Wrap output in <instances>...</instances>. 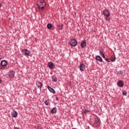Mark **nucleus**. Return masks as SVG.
<instances>
[{
  "label": "nucleus",
  "mask_w": 129,
  "mask_h": 129,
  "mask_svg": "<svg viewBox=\"0 0 129 129\" xmlns=\"http://www.w3.org/2000/svg\"><path fill=\"white\" fill-rule=\"evenodd\" d=\"M46 6V3L44 0H40L37 2V7L38 8V12H43L45 6Z\"/></svg>",
  "instance_id": "obj_1"
},
{
  "label": "nucleus",
  "mask_w": 129,
  "mask_h": 129,
  "mask_svg": "<svg viewBox=\"0 0 129 129\" xmlns=\"http://www.w3.org/2000/svg\"><path fill=\"white\" fill-rule=\"evenodd\" d=\"M77 40L74 38L71 39L70 40V44L71 46H72V47H75V46H77Z\"/></svg>",
  "instance_id": "obj_2"
},
{
  "label": "nucleus",
  "mask_w": 129,
  "mask_h": 129,
  "mask_svg": "<svg viewBox=\"0 0 129 129\" xmlns=\"http://www.w3.org/2000/svg\"><path fill=\"white\" fill-rule=\"evenodd\" d=\"M102 13L103 15L105 16V17H109V16H110V13H109V11L106 9L103 10Z\"/></svg>",
  "instance_id": "obj_3"
},
{
  "label": "nucleus",
  "mask_w": 129,
  "mask_h": 129,
  "mask_svg": "<svg viewBox=\"0 0 129 129\" xmlns=\"http://www.w3.org/2000/svg\"><path fill=\"white\" fill-rule=\"evenodd\" d=\"M30 53L31 52L27 49H23L22 50V54H24V55H26V56H30Z\"/></svg>",
  "instance_id": "obj_4"
},
{
  "label": "nucleus",
  "mask_w": 129,
  "mask_h": 129,
  "mask_svg": "<svg viewBox=\"0 0 129 129\" xmlns=\"http://www.w3.org/2000/svg\"><path fill=\"white\" fill-rule=\"evenodd\" d=\"M117 85L119 86V87H123L124 83L122 80H119L117 82Z\"/></svg>",
  "instance_id": "obj_5"
},
{
  "label": "nucleus",
  "mask_w": 129,
  "mask_h": 129,
  "mask_svg": "<svg viewBox=\"0 0 129 129\" xmlns=\"http://www.w3.org/2000/svg\"><path fill=\"white\" fill-rule=\"evenodd\" d=\"M48 67L51 70H54V69L55 68V66H54V63L52 62H50L48 63Z\"/></svg>",
  "instance_id": "obj_6"
},
{
  "label": "nucleus",
  "mask_w": 129,
  "mask_h": 129,
  "mask_svg": "<svg viewBox=\"0 0 129 129\" xmlns=\"http://www.w3.org/2000/svg\"><path fill=\"white\" fill-rule=\"evenodd\" d=\"M15 72L14 71H11L10 72H9V77L10 78H13V77H14V76H15Z\"/></svg>",
  "instance_id": "obj_7"
},
{
  "label": "nucleus",
  "mask_w": 129,
  "mask_h": 129,
  "mask_svg": "<svg viewBox=\"0 0 129 129\" xmlns=\"http://www.w3.org/2000/svg\"><path fill=\"white\" fill-rule=\"evenodd\" d=\"M11 113V116H12V117H17L18 116V112L15 110H13Z\"/></svg>",
  "instance_id": "obj_8"
},
{
  "label": "nucleus",
  "mask_w": 129,
  "mask_h": 129,
  "mask_svg": "<svg viewBox=\"0 0 129 129\" xmlns=\"http://www.w3.org/2000/svg\"><path fill=\"white\" fill-rule=\"evenodd\" d=\"M1 66L5 67L8 65V62L6 60H3L1 62Z\"/></svg>",
  "instance_id": "obj_9"
},
{
  "label": "nucleus",
  "mask_w": 129,
  "mask_h": 129,
  "mask_svg": "<svg viewBox=\"0 0 129 129\" xmlns=\"http://www.w3.org/2000/svg\"><path fill=\"white\" fill-rule=\"evenodd\" d=\"M80 70L81 71H84L85 70V65L83 63H82L80 66Z\"/></svg>",
  "instance_id": "obj_10"
},
{
  "label": "nucleus",
  "mask_w": 129,
  "mask_h": 129,
  "mask_svg": "<svg viewBox=\"0 0 129 129\" xmlns=\"http://www.w3.org/2000/svg\"><path fill=\"white\" fill-rule=\"evenodd\" d=\"M94 123L96 126H98L99 125H100V122H99V120H98V118L95 119V120Z\"/></svg>",
  "instance_id": "obj_11"
},
{
  "label": "nucleus",
  "mask_w": 129,
  "mask_h": 129,
  "mask_svg": "<svg viewBox=\"0 0 129 129\" xmlns=\"http://www.w3.org/2000/svg\"><path fill=\"white\" fill-rule=\"evenodd\" d=\"M47 89L50 91V92H51V93H53V94L56 93V91H55V90H54V89L51 88V87L48 86Z\"/></svg>",
  "instance_id": "obj_12"
},
{
  "label": "nucleus",
  "mask_w": 129,
  "mask_h": 129,
  "mask_svg": "<svg viewBox=\"0 0 129 129\" xmlns=\"http://www.w3.org/2000/svg\"><path fill=\"white\" fill-rule=\"evenodd\" d=\"M81 48H85L86 47V40H83L81 44Z\"/></svg>",
  "instance_id": "obj_13"
},
{
  "label": "nucleus",
  "mask_w": 129,
  "mask_h": 129,
  "mask_svg": "<svg viewBox=\"0 0 129 129\" xmlns=\"http://www.w3.org/2000/svg\"><path fill=\"white\" fill-rule=\"evenodd\" d=\"M36 85L37 86L38 88H39L40 90L42 87H43V84L40 82H38Z\"/></svg>",
  "instance_id": "obj_14"
},
{
  "label": "nucleus",
  "mask_w": 129,
  "mask_h": 129,
  "mask_svg": "<svg viewBox=\"0 0 129 129\" xmlns=\"http://www.w3.org/2000/svg\"><path fill=\"white\" fill-rule=\"evenodd\" d=\"M96 60L98 61V62H102V58H101L99 55H97L96 56Z\"/></svg>",
  "instance_id": "obj_15"
},
{
  "label": "nucleus",
  "mask_w": 129,
  "mask_h": 129,
  "mask_svg": "<svg viewBox=\"0 0 129 129\" xmlns=\"http://www.w3.org/2000/svg\"><path fill=\"white\" fill-rule=\"evenodd\" d=\"M51 113H57V108L56 107H53L51 110Z\"/></svg>",
  "instance_id": "obj_16"
},
{
  "label": "nucleus",
  "mask_w": 129,
  "mask_h": 129,
  "mask_svg": "<svg viewBox=\"0 0 129 129\" xmlns=\"http://www.w3.org/2000/svg\"><path fill=\"white\" fill-rule=\"evenodd\" d=\"M57 28L58 30H62L63 29V25L61 24H57Z\"/></svg>",
  "instance_id": "obj_17"
},
{
  "label": "nucleus",
  "mask_w": 129,
  "mask_h": 129,
  "mask_svg": "<svg viewBox=\"0 0 129 129\" xmlns=\"http://www.w3.org/2000/svg\"><path fill=\"white\" fill-rule=\"evenodd\" d=\"M52 81H53L54 82H57V78L56 77H53L51 78Z\"/></svg>",
  "instance_id": "obj_18"
},
{
  "label": "nucleus",
  "mask_w": 129,
  "mask_h": 129,
  "mask_svg": "<svg viewBox=\"0 0 129 129\" xmlns=\"http://www.w3.org/2000/svg\"><path fill=\"white\" fill-rule=\"evenodd\" d=\"M47 28L48 29V30H50V29L52 28V24L49 23L47 25Z\"/></svg>",
  "instance_id": "obj_19"
},
{
  "label": "nucleus",
  "mask_w": 129,
  "mask_h": 129,
  "mask_svg": "<svg viewBox=\"0 0 129 129\" xmlns=\"http://www.w3.org/2000/svg\"><path fill=\"white\" fill-rule=\"evenodd\" d=\"M44 104H45V105H49V104H50V102H49V101L46 100L44 102Z\"/></svg>",
  "instance_id": "obj_20"
},
{
  "label": "nucleus",
  "mask_w": 129,
  "mask_h": 129,
  "mask_svg": "<svg viewBox=\"0 0 129 129\" xmlns=\"http://www.w3.org/2000/svg\"><path fill=\"white\" fill-rule=\"evenodd\" d=\"M111 61H112V62H114V61H115V56H114V57H111Z\"/></svg>",
  "instance_id": "obj_21"
},
{
  "label": "nucleus",
  "mask_w": 129,
  "mask_h": 129,
  "mask_svg": "<svg viewBox=\"0 0 129 129\" xmlns=\"http://www.w3.org/2000/svg\"><path fill=\"white\" fill-rule=\"evenodd\" d=\"M122 94H123V95L126 96V94H127V93L126 92V91H124L122 92Z\"/></svg>",
  "instance_id": "obj_22"
},
{
  "label": "nucleus",
  "mask_w": 129,
  "mask_h": 129,
  "mask_svg": "<svg viewBox=\"0 0 129 129\" xmlns=\"http://www.w3.org/2000/svg\"><path fill=\"white\" fill-rule=\"evenodd\" d=\"M118 74H123V71H119L118 72Z\"/></svg>",
  "instance_id": "obj_23"
},
{
  "label": "nucleus",
  "mask_w": 129,
  "mask_h": 129,
  "mask_svg": "<svg viewBox=\"0 0 129 129\" xmlns=\"http://www.w3.org/2000/svg\"><path fill=\"white\" fill-rule=\"evenodd\" d=\"M105 20H106V21H109L110 19L109 18V17L106 16V17H105Z\"/></svg>",
  "instance_id": "obj_24"
},
{
  "label": "nucleus",
  "mask_w": 129,
  "mask_h": 129,
  "mask_svg": "<svg viewBox=\"0 0 129 129\" xmlns=\"http://www.w3.org/2000/svg\"><path fill=\"white\" fill-rule=\"evenodd\" d=\"M87 112H88V110L87 111V110H85L83 112V114H85V113H87Z\"/></svg>",
  "instance_id": "obj_25"
},
{
  "label": "nucleus",
  "mask_w": 129,
  "mask_h": 129,
  "mask_svg": "<svg viewBox=\"0 0 129 129\" xmlns=\"http://www.w3.org/2000/svg\"><path fill=\"white\" fill-rule=\"evenodd\" d=\"M99 54L101 55H102L104 53L103 52H102V51L100 50V52H99Z\"/></svg>",
  "instance_id": "obj_26"
},
{
  "label": "nucleus",
  "mask_w": 129,
  "mask_h": 129,
  "mask_svg": "<svg viewBox=\"0 0 129 129\" xmlns=\"http://www.w3.org/2000/svg\"><path fill=\"white\" fill-rule=\"evenodd\" d=\"M106 61H107V62H110V61H109V59H108V58H107V59H106Z\"/></svg>",
  "instance_id": "obj_27"
},
{
  "label": "nucleus",
  "mask_w": 129,
  "mask_h": 129,
  "mask_svg": "<svg viewBox=\"0 0 129 129\" xmlns=\"http://www.w3.org/2000/svg\"><path fill=\"white\" fill-rule=\"evenodd\" d=\"M55 99L58 101L59 100V98H58V97H56Z\"/></svg>",
  "instance_id": "obj_28"
},
{
  "label": "nucleus",
  "mask_w": 129,
  "mask_h": 129,
  "mask_svg": "<svg viewBox=\"0 0 129 129\" xmlns=\"http://www.w3.org/2000/svg\"><path fill=\"white\" fill-rule=\"evenodd\" d=\"M14 129H20L19 127H16V126H15L14 127Z\"/></svg>",
  "instance_id": "obj_29"
},
{
  "label": "nucleus",
  "mask_w": 129,
  "mask_h": 129,
  "mask_svg": "<svg viewBox=\"0 0 129 129\" xmlns=\"http://www.w3.org/2000/svg\"><path fill=\"white\" fill-rule=\"evenodd\" d=\"M102 56L103 58H105V55H104V54H102Z\"/></svg>",
  "instance_id": "obj_30"
},
{
  "label": "nucleus",
  "mask_w": 129,
  "mask_h": 129,
  "mask_svg": "<svg viewBox=\"0 0 129 129\" xmlns=\"http://www.w3.org/2000/svg\"><path fill=\"white\" fill-rule=\"evenodd\" d=\"M36 129H41V127L40 126H37Z\"/></svg>",
  "instance_id": "obj_31"
},
{
  "label": "nucleus",
  "mask_w": 129,
  "mask_h": 129,
  "mask_svg": "<svg viewBox=\"0 0 129 129\" xmlns=\"http://www.w3.org/2000/svg\"><path fill=\"white\" fill-rule=\"evenodd\" d=\"M0 69H3V66H0Z\"/></svg>",
  "instance_id": "obj_32"
},
{
  "label": "nucleus",
  "mask_w": 129,
  "mask_h": 129,
  "mask_svg": "<svg viewBox=\"0 0 129 129\" xmlns=\"http://www.w3.org/2000/svg\"><path fill=\"white\" fill-rule=\"evenodd\" d=\"M0 8H2V4L0 3Z\"/></svg>",
  "instance_id": "obj_33"
},
{
  "label": "nucleus",
  "mask_w": 129,
  "mask_h": 129,
  "mask_svg": "<svg viewBox=\"0 0 129 129\" xmlns=\"http://www.w3.org/2000/svg\"><path fill=\"white\" fill-rule=\"evenodd\" d=\"M2 83V81L0 80V83Z\"/></svg>",
  "instance_id": "obj_34"
},
{
  "label": "nucleus",
  "mask_w": 129,
  "mask_h": 129,
  "mask_svg": "<svg viewBox=\"0 0 129 129\" xmlns=\"http://www.w3.org/2000/svg\"><path fill=\"white\" fill-rule=\"evenodd\" d=\"M1 59H2V58L0 57V60H1Z\"/></svg>",
  "instance_id": "obj_35"
}]
</instances>
